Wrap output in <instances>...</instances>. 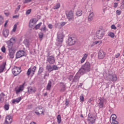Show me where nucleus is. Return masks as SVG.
I'll return each instance as SVG.
<instances>
[{
	"mask_svg": "<svg viewBox=\"0 0 124 124\" xmlns=\"http://www.w3.org/2000/svg\"><path fill=\"white\" fill-rule=\"evenodd\" d=\"M23 43L26 46V47H29L30 46V41L28 39L24 40Z\"/></svg>",
	"mask_w": 124,
	"mask_h": 124,
	"instance_id": "a878e982",
	"label": "nucleus"
},
{
	"mask_svg": "<svg viewBox=\"0 0 124 124\" xmlns=\"http://www.w3.org/2000/svg\"><path fill=\"white\" fill-rule=\"evenodd\" d=\"M66 24V23L64 22H62L61 23V27H63V26H64V25H65Z\"/></svg>",
	"mask_w": 124,
	"mask_h": 124,
	"instance_id": "bf43d9fd",
	"label": "nucleus"
},
{
	"mask_svg": "<svg viewBox=\"0 0 124 124\" xmlns=\"http://www.w3.org/2000/svg\"><path fill=\"white\" fill-rule=\"evenodd\" d=\"M31 12V9H29L26 11V15H29Z\"/></svg>",
	"mask_w": 124,
	"mask_h": 124,
	"instance_id": "a18cd8bd",
	"label": "nucleus"
},
{
	"mask_svg": "<svg viewBox=\"0 0 124 124\" xmlns=\"http://www.w3.org/2000/svg\"><path fill=\"white\" fill-rule=\"evenodd\" d=\"M40 30L41 31H44V32H46L48 31V29H46V26L45 25H44Z\"/></svg>",
	"mask_w": 124,
	"mask_h": 124,
	"instance_id": "cd10ccee",
	"label": "nucleus"
},
{
	"mask_svg": "<svg viewBox=\"0 0 124 124\" xmlns=\"http://www.w3.org/2000/svg\"><path fill=\"white\" fill-rule=\"evenodd\" d=\"M60 7H61V3H56V5H55L53 7V9H59V8H60Z\"/></svg>",
	"mask_w": 124,
	"mask_h": 124,
	"instance_id": "bb28decb",
	"label": "nucleus"
},
{
	"mask_svg": "<svg viewBox=\"0 0 124 124\" xmlns=\"http://www.w3.org/2000/svg\"><path fill=\"white\" fill-rule=\"evenodd\" d=\"M82 14V12L81 10H79L77 12V16H81Z\"/></svg>",
	"mask_w": 124,
	"mask_h": 124,
	"instance_id": "e433bc0d",
	"label": "nucleus"
},
{
	"mask_svg": "<svg viewBox=\"0 0 124 124\" xmlns=\"http://www.w3.org/2000/svg\"><path fill=\"white\" fill-rule=\"evenodd\" d=\"M39 37L40 38H42L43 37V33L42 32H40L39 33Z\"/></svg>",
	"mask_w": 124,
	"mask_h": 124,
	"instance_id": "3c124183",
	"label": "nucleus"
},
{
	"mask_svg": "<svg viewBox=\"0 0 124 124\" xmlns=\"http://www.w3.org/2000/svg\"><path fill=\"white\" fill-rule=\"evenodd\" d=\"M87 121H88V122H90L89 123H90V124H94L95 118H94L93 115L91 113H89L88 114V118L87 119Z\"/></svg>",
	"mask_w": 124,
	"mask_h": 124,
	"instance_id": "6e6552de",
	"label": "nucleus"
},
{
	"mask_svg": "<svg viewBox=\"0 0 124 124\" xmlns=\"http://www.w3.org/2000/svg\"><path fill=\"white\" fill-rule=\"evenodd\" d=\"M46 68L48 72H52V71H53V67H52L51 65H47L46 66Z\"/></svg>",
	"mask_w": 124,
	"mask_h": 124,
	"instance_id": "b1692460",
	"label": "nucleus"
},
{
	"mask_svg": "<svg viewBox=\"0 0 124 124\" xmlns=\"http://www.w3.org/2000/svg\"><path fill=\"white\" fill-rule=\"evenodd\" d=\"M27 56V53L23 50H19L18 52H16V59H20L22 57H26Z\"/></svg>",
	"mask_w": 124,
	"mask_h": 124,
	"instance_id": "423d86ee",
	"label": "nucleus"
},
{
	"mask_svg": "<svg viewBox=\"0 0 124 124\" xmlns=\"http://www.w3.org/2000/svg\"><path fill=\"white\" fill-rule=\"evenodd\" d=\"M85 61H86V59H85L84 58H83L82 57V59H81V63H83V62H85Z\"/></svg>",
	"mask_w": 124,
	"mask_h": 124,
	"instance_id": "69168bd1",
	"label": "nucleus"
},
{
	"mask_svg": "<svg viewBox=\"0 0 124 124\" xmlns=\"http://www.w3.org/2000/svg\"><path fill=\"white\" fill-rule=\"evenodd\" d=\"M20 8H21V5H18L16 9V10L15 11V14H17L18 13V11L20 10Z\"/></svg>",
	"mask_w": 124,
	"mask_h": 124,
	"instance_id": "473e14b6",
	"label": "nucleus"
},
{
	"mask_svg": "<svg viewBox=\"0 0 124 124\" xmlns=\"http://www.w3.org/2000/svg\"><path fill=\"white\" fill-rule=\"evenodd\" d=\"M2 34L4 37H7L9 34V30L7 29H4L2 31Z\"/></svg>",
	"mask_w": 124,
	"mask_h": 124,
	"instance_id": "6ab92c4d",
	"label": "nucleus"
},
{
	"mask_svg": "<svg viewBox=\"0 0 124 124\" xmlns=\"http://www.w3.org/2000/svg\"><path fill=\"white\" fill-rule=\"evenodd\" d=\"M44 112H45V110L43 109V107H38L36 108V111L35 113L36 114V115L39 116L40 115H41V114L44 115Z\"/></svg>",
	"mask_w": 124,
	"mask_h": 124,
	"instance_id": "39448f33",
	"label": "nucleus"
},
{
	"mask_svg": "<svg viewBox=\"0 0 124 124\" xmlns=\"http://www.w3.org/2000/svg\"><path fill=\"white\" fill-rule=\"evenodd\" d=\"M108 36L111 37V38H114L115 37V34L113 32H109L108 34Z\"/></svg>",
	"mask_w": 124,
	"mask_h": 124,
	"instance_id": "c756f323",
	"label": "nucleus"
},
{
	"mask_svg": "<svg viewBox=\"0 0 124 124\" xmlns=\"http://www.w3.org/2000/svg\"><path fill=\"white\" fill-rule=\"evenodd\" d=\"M31 67L27 71V75L28 76H30V75H31Z\"/></svg>",
	"mask_w": 124,
	"mask_h": 124,
	"instance_id": "79ce46f5",
	"label": "nucleus"
},
{
	"mask_svg": "<svg viewBox=\"0 0 124 124\" xmlns=\"http://www.w3.org/2000/svg\"><path fill=\"white\" fill-rule=\"evenodd\" d=\"M111 28L112 30H117V27L115 26V25H111Z\"/></svg>",
	"mask_w": 124,
	"mask_h": 124,
	"instance_id": "6e6d98bb",
	"label": "nucleus"
},
{
	"mask_svg": "<svg viewBox=\"0 0 124 124\" xmlns=\"http://www.w3.org/2000/svg\"><path fill=\"white\" fill-rule=\"evenodd\" d=\"M67 43L69 46H72V45H74V44H75V40H74V38L70 37L68 39Z\"/></svg>",
	"mask_w": 124,
	"mask_h": 124,
	"instance_id": "9d476101",
	"label": "nucleus"
},
{
	"mask_svg": "<svg viewBox=\"0 0 124 124\" xmlns=\"http://www.w3.org/2000/svg\"><path fill=\"white\" fill-rule=\"evenodd\" d=\"M4 101V97L2 95L0 94V103H2Z\"/></svg>",
	"mask_w": 124,
	"mask_h": 124,
	"instance_id": "2f4dec72",
	"label": "nucleus"
},
{
	"mask_svg": "<svg viewBox=\"0 0 124 124\" xmlns=\"http://www.w3.org/2000/svg\"><path fill=\"white\" fill-rule=\"evenodd\" d=\"M4 108L6 111L9 110V105L5 104L4 106Z\"/></svg>",
	"mask_w": 124,
	"mask_h": 124,
	"instance_id": "c9c22d12",
	"label": "nucleus"
},
{
	"mask_svg": "<svg viewBox=\"0 0 124 124\" xmlns=\"http://www.w3.org/2000/svg\"><path fill=\"white\" fill-rule=\"evenodd\" d=\"M114 7L115 8L118 7V3H114Z\"/></svg>",
	"mask_w": 124,
	"mask_h": 124,
	"instance_id": "0e129e2a",
	"label": "nucleus"
},
{
	"mask_svg": "<svg viewBox=\"0 0 124 124\" xmlns=\"http://www.w3.org/2000/svg\"><path fill=\"white\" fill-rule=\"evenodd\" d=\"M79 97L81 101H84V96L83 95V94H81Z\"/></svg>",
	"mask_w": 124,
	"mask_h": 124,
	"instance_id": "de8ad7c7",
	"label": "nucleus"
},
{
	"mask_svg": "<svg viewBox=\"0 0 124 124\" xmlns=\"http://www.w3.org/2000/svg\"><path fill=\"white\" fill-rule=\"evenodd\" d=\"M105 35V31L102 29L98 30L96 32V36L98 39H102Z\"/></svg>",
	"mask_w": 124,
	"mask_h": 124,
	"instance_id": "f03ea898",
	"label": "nucleus"
},
{
	"mask_svg": "<svg viewBox=\"0 0 124 124\" xmlns=\"http://www.w3.org/2000/svg\"><path fill=\"white\" fill-rule=\"evenodd\" d=\"M9 56L11 59H14V55L16 51L15 49H9Z\"/></svg>",
	"mask_w": 124,
	"mask_h": 124,
	"instance_id": "2eb2a0df",
	"label": "nucleus"
},
{
	"mask_svg": "<svg viewBox=\"0 0 124 124\" xmlns=\"http://www.w3.org/2000/svg\"><path fill=\"white\" fill-rule=\"evenodd\" d=\"M84 31H85V29L84 28H79V31L80 32H84Z\"/></svg>",
	"mask_w": 124,
	"mask_h": 124,
	"instance_id": "603ef678",
	"label": "nucleus"
},
{
	"mask_svg": "<svg viewBox=\"0 0 124 124\" xmlns=\"http://www.w3.org/2000/svg\"><path fill=\"white\" fill-rule=\"evenodd\" d=\"M1 51L3 52V53H5L6 51V49L5 48V47L2 46L1 48Z\"/></svg>",
	"mask_w": 124,
	"mask_h": 124,
	"instance_id": "49530a36",
	"label": "nucleus"
},
{
	"mask_svg": "<svg viewBox=\"0 0 124 124\" xmlns=\"http://www.w3.org/2000/svg\"><path fill=\"white\" fill-rule=\"evenodd\" d=\"M57 122L58 124H61L62 122V117H61V115H58L57 116Z\"/></svg>",
	"mask_w": 124,
	"mask_h": 124,
	"instance_id": "c85d7f7f",
	"label": "nucleus"
},
{
	"mask_svg": "<svg viewBox=\"0 0 124 124\" xmlns=\"http://www.w3.org/2000/svg\"><path fill=\"white\" fill-rule=\"evenodd\" d=\"M12 123V117L10 115H8L3 124H10Z\"/></svg>",
	"mask_w": 124,
	"mask_h": 124,
	"instance_id": "4468645a",
	"label": "nucleus"
},
{
	"mask_svg": "<svg viewBox=\"0 0 124 124\" xmlns=\"http://www.w3.org/2000/svg\"><path fill=\"white\" fill-rule=\"evenodd\" d=\"M59 69V67L57 66L56 65H53L52 66V71L53 70H58Z\"/></svg>",
	"mask_w": 124,
	"mask_h": 124,
	"instance_id": "ea45409f",
	"label": "nucleus"
},
{
	"mask_svg": "<svg viewBox=\"0 0 124 124\" xmlns=\"http://www.w3.org/2000/svg\"><path fill=\"white\" fill-rule=\"evenodd\" d=\"M36 70V66H34L32 68H31V71H32V72H35V70Z\"/></svg>",
	"mask_w": 124,
	"mask_h": 124,
	"instance_id": "09e8293b",
	"label": "nucleus"
},
{
	"mask_svg": "<svg viewBox=\"0 0 124 124\" xmlns=\"http://www.w3.org/2000/svg\"><path fill=\"white\" fill-rule=\"evenodd\" d=\"M15 39L11 38L10 40L7 42V48L8 50H13L14 49L13 48V41H15Z\"/></svg>",
	"mask_w": 124,
	"mask_h": 124,
	"instance_id": "20e7f679",
	"label": "nucleus"
},
{
	"mask_svg": "<svg viewBox=\"0 0 124 124\" xmlns=\"http://www.w3.org/2000/svg\"><path fill=\"white\" fill-rule=\"evenodd\" d=\"M93 12H92L88 16V21L91 22L93 21Z\"/></svg>",
	"mask_w": 124,
	"mask_h": 124,
	"instance_id": "5701e85b",
	"label": "nucleus"
},
{
	"mask_svg": "<svg viewBox=\"0 0 124 124\" xmlns=\"http://www.w3.org/2000/svg\"><path fill=\"white\" fill-rule=\"evenodd\" d=\"M21 99H22V97H19L16 99H14L12 101V103H13V104H15V103H19V102L21 101Z\"/></svg>",
	"mask_w": 124,
	"mask_h": 124,
	"instance_id": "aec40b11",
	"label": "nucleus"
},
{
	"mask_svg": "<svg viewBox=\"0 0 124 124\" xmlns=\"http://www.w3.org/2000/svg\"><path fill=\"white\" fill-rule=\"evenodd\" d=\"M66 15L67 18V19H68L69 21H70V20H72L73 18H74L73 12H72V11H70L69 12L66 13Z\"/></svg>",
	"mask_w": 124,
	"mask_h": 124,
	"instance_id": "1a4fd4ad",
	"label": "nucleus"
},
{
	"mask_svg": "<svg viewBox=\"0 0 124 124\" xmlns=\"http://www.w3.org/2000/svg\"><path fill=\"white\" fill-rule=\"evenodd\" d=\"M47 62H48L50 64H53V63H55V57L53 56L47 57Z\"/></svg>",
	"mask_w": 124,
	"mask_h": 124,
	"instance_id": "dca6fc26",
	"label": "nucleus"
},
{
	"mask_svg": "<svg viewBox=\"0 0 124 124\" xmlns=\"http://www.w3.org/2000/svg\"><path fill=\"white\" fill-rule=\"evenodd\" d=\"M80 77H81V75L80 74V73L78 71V72L76 74L74 78H73L72 83L78 82V81H79V79H80Z\"/></svg>",
	"mask_w": 124,
	"mask_h": 124,
	"instance_id": "9b49d317",
	"label": "nucleus"
},
{
	"mask_svg": "<svg viewBox=\"0 0 124 124\" xmlns=\"http://www.w3.org/2000/svg\"><path fill=\"white\" fill-rule=\"evenodd\" d=\"M31 0H24V3H28V2H31Z\"/></svg>",
	"mask_w": 124,
	"mask_h": 124,
	"instance_id": "4d7b16f0",
	"label": "nucleus"
},
{
	"mask_svg": "<svg viewBox=\"0 0 124 124\" xmlns=\"http://www.w3.org/2000/svg\"><path fill=\"white\" fill-rule=\"evenodd\" d=\"M34 20L33 19H31L30 23H29V27H32V23H33Z\"/></svg>",
	"mask_w": 124,
	"mask_h": 124,
	"instance_id": "37998d69",
	"label": "nucleus"
},
{
	"mask_svg": "<svg viewBox=\"0 0 124 124\" xmlns=\"http://www.w3.org/2000/svg\"><path fill=\"white\" fill-rule=\"evenodd\" d=\"M65 104L66 106H68V105L69 104V101H68V100L67 99H66L65 100Z\"/></svg>",
	"mask_w": 124,
	"mask_h": 124,
	"instance_id": "5fc2aeb1",
	"label": "nucleus"
},
{
	"mask_svg": "<svg viewBox=\"0 0 124 124\" xmlns=\"http://www.w3.org/2000/svg\"><path fill=\"white\" fill-rule=\"evenodd\" d=\"M52 87V81L49 80L47 85L46 86V91H50L51 87Z\"/></svg>",
	"mask_w": 124,
	"mask_h": 124,
	"instance_id": "412c9836",
	"label": "nucleus"
},
{
	"mask_svg": "<svg viewBox=\"0 0 124 124\" xmlns=\"http://www.w3.org/2000/svg\"><path fill=\"white\" fill-rule=\"evenodd\" d=\"M112 124H119V123H118V121H116V120H112Z\"/></svg>",
	"mask_w": 124,
	"mask_h": 124,
	"instance_id": "8fccbe9b",
	"label": "nucleus"
},
{
	"mask_svg": "<svg viewBox=\"0 0 124 124\" xmlns=\"http://www.w3.org/2000/svg\"><path fill=\"white\" fill-rule=\"evenodd\" d=\"M28 92L29 93H33L36 92V88L35 87H28Z\"/></svg>",
	"mask_w": 124,
	"mask_h": 124,
	"instance_id": "f3484780",
	"label": "nucleus"
},
{
	"mask_svg": "<svg viewBox=\"0 0 124 124\" xmlns=\"http://www.w3.org/2000/svg\"><path fill=\"white\" fill-rule=\"evenodd\" d=\"M55 28H56L57 29H61V28H62L61 23H57L55 24Z\"/></svg>",
	"mask_w": 124,
	"mask_h": 124,
	"instance_id": "72a5a7b5",
	"label": "nucleus"
},
{
	"mask_svg": "<svg viewBox=\"0 0 124 124\" xmlns=\"http://www.w3.org/2000/svg\"><path fill=\"white\" fill-rule=\"evenodd\" d=\"M91 70V64L89 62H86L84 65H83L79 69V73L81 75L87 73V72H89Z\"/></svg>",
	"mask_w": 124,
	"mask_h": 124,
	"instance_id": "f257e3e1",
	"label": "nucleus"
},
{
	"mask_svg": "<svg viewBox=\"0 0 124 124\" xmlns=\"http://www.w3.org/2000/svg\"><path fill=\"white\" fill-rule=\"evenodd\" d=\"M41 25H42V22H40L38 24L36 25L35 26V29L36 30L38 29L39 28H40V26H41Z\"/></svg>",
	"mask_w": 124,
	"mask_h": 124,
	"instance_id": "4c0bfd02",
	"label": "nucleus"
},
{
	"mask_svg": "<svg viewBox=\"0 0 124 124\" xmlns=\"http://www.w3.org/2000/svg\"><path fill=\"white\" fill-rule=\"evenodd\" d=\"M105 79L108 81H117V80H118V78L116 75L113 76L111 75H108L106 76Z\"/></svg>",
	"mask_w": 124,
	"mask_h": 124,
	"instance_id": "0eeeda50",
	"label": "nucleus"
},
{
	"mask_svg": "<svg viewBox=\"0 0 124 124\" xmlns=\"http://www.w3.org/2000/svg\"><path fill=\"white\" fill-rule=\"evenodd\" d=\"M4 19L2 16H0V25H2L3 24Z\"/></svg>",
	"mask_w": 124,
	"mask_h": 124,
	"instance_id": "f704fd0d",
	"label": "nucleus"
},
{
	"mask_svg": "<svg viewBox=\"0 0 124 124\" xmlns=\"http://www.w3.org/2000/svg\"><path fill=\"white\" fill-rule=\"evenodd\" d=\"M73 78V76L72 75H70L69 77V80H70V81H71V80H72V78Z\"/></svg>",
	"mask_w": 124,
	"mask_h": 124,
	"instance_id": "052dcab7",
	"label": "nucleus"
},
{
	"mask_svg": "<svg viewBox=\"0 0 124 124\" xmlns=\"http://www.w3.org/2000/svg\"><path fill=\"white\" fill-rule=\"evenodd\" d=\"M48 27L49 29H53V25L52 24H49Z\"/></svg>",
	"mask_w": 124,
	"mask_h": 124,
	"instance_id": "e2e57ef3",
	"label": "nucleus"
},
{
	"mask_svg": "<svg viewBox=\"0 0 124 124\" xmlns=\"http://www.w3.org/2000/svg\"><path fill=\"white\" fill-rule=\"evenodd\" d=\"M87 57H88V54H84V56L82 58H83V59H85V60H86Z\"/></svg>",
	"mask_w": 124,
	"mask_h": 124,
	"instance_id": "13d9d810",
	"label": "nucleus"
},
{
	"mask_svg": "<svg viewBox=\"0 0 124 124\" xmlns=\"http://www.w3.org/2000/svg\"><path fill=\"white\" fill-rule=\"evenodd\" d=\"M12 71L13 74H14L15 76H17V75H18V74L21 73L22 70H21V67L15 66L14 68L12 69Z\"/></svg>",
	"mask_w": 124,
	"mask_h": 124,
	"instance_id": "7ed1b4c3",
	"label": "nucleus"
},
{
	"mask_svg": "<svg viewBox=\"0 0 124 124\" xmlns=\"http://www.w3.org/2000/svg\"><path fill=\"white\" fill-rule=\"evenodd\" d=\"M7 23H8V20H6L5 21V23L4 25L5 28L6 27V25H7Z\"/></svg>",
	"mask_w": 124,
	"mask_h": 124,
	"instance_id": "774afa93",
	"label": "nucleus"
},
{
	"mask_svg": "<svg viewBox=\"0 0 124 124\" xmlns=\"http://www.w3.org/2000/svg\"><path fill=\"white\" fill-rule=\"evenodd\" d=\"M63 34L62 33L58 32L57 33V41L58 42H62L63 41Z\"/></svg>",
	"mask_w": 124,
	"mask_h": 124,
	"instance_id": "ddd939ff",
	"label": "nucleus"
},
{
	"mask_svg": "<svg viewBox=\"0 0 124 124\" xmlns=\"http://www.w3.org/2000/svg\"><path fill=\"white\" fill-rule=\"evenodd\" d=\"M111 118H112V121H114L117 119V116L115 114H112Z\"/></svg>",
	"mask_w": 124,
	"mask_h": 124,
	"instance_id": "a19ab883",
	"label": "nucleus"
},
{
	"mask_svg": "<svg viewBox=\"0 0 124 124\" xmlns=\"http://www.w3.org/2000/svg\"><path fill=\"white\" fill-rule=\"evenodd\" d=\"M122 13V11L120 10H117L116 11V14L117 15H121Z\"/></svg>",
	"mask_w": 124,
	"mask_h": 124,
	"instance_id": "864d4df0",
	"label": "nucleus"
},
{
	"mask_svg": "<svg viewBox=\"0 0 124 124\" xmlns=\"http://www.w3.org/2000/svg\"><path fill=\"white\" fill-rule=\"evenodd\" d=\"M120 54L119 53L116 54L115 55V58H116V59H118V58H119V57H120Z\"/></svg>",
	"mask_w": 124,
	"mask_h": 124,
	"instance_id": "680f3d73",
	"label": "nucleus"
},
{
	"mask_svg": "<svg viewBox=\"0 0 124 124\" xmlns=\"http://www.w3.org/2000/svg\"><path fill=\"white\" fill-rule=\"evenodd\" d=\"M25 86V83H23L22 85H20L18 89H17V88H15V91L16 92V94H18L20 92H23L24 91V87Z\"/></svg>",
	"mask_w": 124,
	"mask_h": 124,
	"instance_id": "f8f14e48",
	"label": "nucleus"
},
{
	"mask_svg": "<svg viewBox=\"0 0 124 124\" xmlns=\"http://www.w3.org/2000/svg\"><path fill=\"white\" fill-rule=\"evenodd\" d=\"M99 100H100V102L98 104L99 107V108H103L104 101L102 99H100Z\"/></svg>",
	"mask_w": 124,
	"mask_h": 124,
	"instance_id": "393cba45",
	"label": "nucleus"
},
{
	"mask_svg": "<svg viewBox=\"0 0 124 124\" xmlns=\"http://www.w3.org/2000/svg\"><path fill=\"white\" fill-rule=\"evenodd\" d=\"M17 26H18V24H16L14 26L13 31L14 32L16 31V30H17Z\"/></svg>",
	"mask_w": 124,
	"mask_h": 124,
	"instance_id": "58836bf2",
	"label": "nucleus"
},
{
	"mask_svg": "<svg viewBox=\"0 0 124 124\" xmlns=\"http://www.w3.org/2000/svg\"><path fill=\"white\" fill-rule=\"evenodd\" d=\"M44 70V69L43 68V67H40L39 69L38 72V75H40V74L42 72H43Z\"/></svg>",
	"mask_w": 124,
	"mask_h": 124,
	"instance_id": "7c9ffc66",
	"label": "nucleus"
},
{
	"mask_svg": "<svg viewBox=\"0 0 124 124\" xmlns=\"http://www.w3.org/2000/svg\"><path fill=\"white\" fill-rule=\"evenodd\" d=\"M65 91V86L64 85H62V87L61 90V92H64Z\"/></svg>",
	"mask_w": 124,
	"mask_h": 124,
	"instance_id": "c03bdc74",
	"label": "nucleus"
},
{
	"mask_svg": "<svg viewBox=\"0 0 124 124\" xmlns=\"http://www.w3.org/2000/svg\"><path fill=\"white\" fill-rule=\"evenodd\" d=\"M98 57L99 59H104L105 57V52L103 50H100L98 52Z\"/></svg>",
	"mask_w": 124,
	"mask_h": 124,
	"instance_id": "a211bd4d",
	"label": "nucleus"
},
{
	"mask_svg": "<svg viewBox=\"0 0 124 124\" xmlns=\"http://www.w3.org/2000/svg\"><path fill=\"white\" fill-rule=\"evenodd\" d=\"M5 65H6V63H3L2 65L0 66V73L3 72V70H4L5 68Z\"/></svg>",
	"mask_w": 124,
	"mask_h": 124,
	"instance_id": "4be33fe9",
	"label": "nucleus"
},
{
	"mask_svg": "<svg viewBox=\"0 0 124 124\" xmlns=\"http://www.w3.org/2000/svg\"><path fill=\"white\" fill-rule=\"evenodd\" d=\"M47 76H49V73H48L47 72H46L45 74V77H47Z\"/></svg>",
	"mask_w": 124,
	"mask_h": 124,
	"instance_id": "338daca9",
	"label": "nucleus"
}]
</instances>
